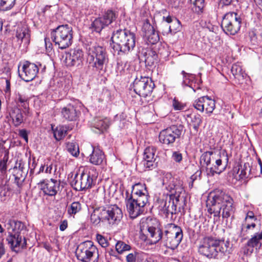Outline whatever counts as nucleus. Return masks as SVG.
Returning a JSON list of instances; mask_svg holds the SVG:
<instances>
[{"mask_svg": "<svg viewBox=\"0 0 262 262\" xmlns=\"http://www.w3.org/2000/svg\"><path fill=\"white\" fill-rule=\"evenodd\" d=\"M147 236L151 238V242L156 244L160 240L164 246L171 249H174L180 244L183 238L181 228L174 224H168L165 226L164 233L159 229L152 226H147Z\"/></svg>", "mask_w": 262, "mask_h": 262, "instance_id": "f257e3e1", "label": "nucleus"}, {"mask_svg": "<svg viewBox=\"0 0 262 262\" xmlns=\"http://www.w3.org/2000/svg\"><path fill=\"white\" fill-rule=\"evenodd\" d=\"M169 182H166L168 177L163 179V183L166 184V189L170 192L168 201H165L163 207L167 214H176L177 208L180 200L184 198L185 190L183 186V182L179 179L173 178L171 174H168Z\"/></svg>", "mask_w": 262, "mask_h": 262, "instance_id": "f03ea898", "label": "nucleus"}, {"mask_svg": "<svg viewBox=\"0 0 262 262\" xmlns=\"http://www.w3.org/2000/svg\"><path fill=\"white\" fill-rule=\"evenodd\" d=\"M233 199L223 191L216 194L207 202L209 213L213 214L216 217H220L222 215L224 218H228L233 212Z\"/></svg>", "mask_w": 262, "mask_h": 262, "instance_id": "7ed1b4c3", "label": "nucleus"}, {"mask_svg": "<svg viewBox=\"0 0 262 262\" xmlns=\"http://www.w3.org/2000/svg\"><path fill=\"white\" fill-rule=\"evenodd\" d=\"M200 161L201 163L205 165L208 174L212 176L215 173L220 174L225 170L228 158L227 153L224 151L219 154L206 151L202 155Z\"/></svg>", "mask_w": 262, "mask_h": 262, "instance_id": "20e7f679", "label": "nucleus"}, {"mask_svg": "<svg viewBox=\"0 0 262 262\" xmlns=\"http://www.w3.org/2000/svg\"><path fill=\"white\" fill-rule=\"evenodd\" d=\"M199 252L209 258H216L218 253L224 255L230 253L229 243L211 236L204 237L200 242Z\"/></svg>", "mask_w": 262, "mask_h": 262, "instance_id": "39448f33", "label": "nucleus"}, {"mask_svg": "<svg viewBox=\"0 0 262 262\" xmlns=\"http://www.w3.org/2000/svg\"><path fill=\"white\" fill-rule=\"evenodd\" d=\"M112 48L114 51L128 53L135 47L136 35L127 29H119L115 31L112 36Z\"/></svg>", "mask_w": 262, "mask_h": 262, "instance_id": "423d86ee", "label": "nucleus"}, {"mask_svg": "<svg viewBox=\"0 0 262 262\" xmlns=\"http://www.w3.org/2000/svg\"><path fill=\"white\" fill-rule=\"evenodd\" d=\"M6 227L8 233L7 241L11 248L15 250V248L17 247L25 248L27 241L25 237L26 230L24 224L20 221L12 220L7 224Z\"/></svg>", "mask_w": 262, "mask_h": 262, "instance_id": "0eeeda50", "label": "nucleus"}, {"mask_svg": "<svg viewBox=\"0 0 262 262\" xmlns=\"http://www.w3.org/2000/svg\"><path fill=\"white\" fill-rule=\"evenodd\" d=\"M87 50L89 67L92 68L93 71L99 73L104 71V66L108 61L105 49L101 46L93 45Z\"/></svg>", "mask_w": 262, "mask_h": 262, "instance_id": "6e6552de", "label": "nucleus"}, {"mask_svg": "<svg viewBox=\"0 0 262 262\" xmlns=\"http://www.w3.org/2000/svg\"><path fill=\"white\" fill-rule=\"evenodd\" d=\"M72 28L68 25L57 27L51 33V37L55 45L64 49L71 45L73 39Z\"/></svg>", "mask_w": 262, "mask_h": 262, "instance_id": "1a4fd4ad", "label": "nucleus"}, {"mask_svg": "<svg viewBox=\"0 0 262 262\" xmlns=\"http://www.w3.org/2000/svg\"><path fill=\"white\" fill-rule=\"evenodd\" d=\"M97 176L94 168L85 169L80 176L76 175L72 182V186L77 191H82L92 187Z\"/></svg>", "mask_w": 262, "mask_h": 262, "instance_id": "9d476101", "label": "nucleus"}, {"mask_svg": "<svg viewBox=\"0 0 262 262\" xmlns=\"http://www.w3.org/2000/svg\"><path fill=\"white\" fill-rule=\"evenodd\" d=\"M241 24V16L237 13L230 12L225 14L221 27L226 34L235 35L240 30Z\"/></svg>", "mask_w": 262, "mask_h": 262, "instance_id": "9b49d317", "label": "nucleus"}, {"mask_svg": "<svg viewBox=\"0 0 262 262\" xmlns=\"http://www.w3.org/2000/svg\"><path fill=\"white\" fill-rule=\"evenodd\" d=\"M155 87V84L151 78L149 77L141 76L137 78L134 81V92L140 97H146L151 94Z\"/></svg>", "mask_w": 262, "mask_h": 262, "instance_id": "f8f14e48", "label": "nucleus"}, {"mask_svg": "<svg viewBox=\"0 0 262 262\" xmlns=\"http://www.w3.org/2000/svg\"><path fill=\"white\" fill-rule=\"evenodd\" d=\"M96 253H97V249L90 241L81 243L76 251L77 259L83 262H90Z\"/></svg>", "mask_w": 262, "mask_h": 262, "instance_id": "ddd939ff", "label": "nucleus"}, {"mask_svg": "<svg viewBox=\"0 0 262 262\" xmlns=\"http://www.w3.org/2000/svg\"><path fill=\"white\" fill-rule=\"evenodd\" d=\"M143 208L148 201V192L146 185L137 183L133 186L132 194L129 197Z\"/></svg>", "mask_w": 262, "mask_h": 262, "instance_id": "4468645a", "label": "nucleus"}, {"mask_svg": "<svg viewBox=\"0 0 262 262\" xmlns=\"http://www.w3.org/2000/svg\"><path fill=\"white\" fill-rule=\"evenodd\" d=\"M101 215L110 224H118L123 216L121 209L116 205L102 208Z\"/></svg>", "mask_w": 262, "mask_h": 262, "instance_id": "2eb2a0df", "label": "nucleus"}, {"mask_svg": "<svg viewBox=\"0 0 262 262\" xmlns=\"http://www.w3.org/2000/svg\"><path fill=\"white\" fill-rule=\"evenodd\" d=\"M181 131L177 126H171L161 130L159 136V141L162 144L171 145L181 135Z\"/></svg>", "mask_w": 262, "mask_h": 262, "instance_id": "dca6fc26", "label": "nucleus"}, {"mask_svg": "<svg viewBox=\"0 0 262 262\" xmlns=\"http://www.w3.org/2000/svg\"><path fill=\"white\" fill-rule=\"evenodd\" d=\"M39 187L45 195L55 196L60 190V182L53 179L42 180L38 183Z\"/></svg>", "mask_w": 262, "mask_h": 262, "instance_id": "f3484780", "label": "nucleus"}, {"mask_svg": "<svg viewBox=\"0 0 262 262\" xmlns=\"http://www.w3.org/2000/svg\"><path fill=\"white\" fill-rule=\"evenodd\" d=\"M194 107L198 111L210 115L215 107V101L208 96H203L195 100L193 103Z\"/></svg>", "mask_w": 262, "mask_h": 262, "instance_id": "a211bd4d", "label": "nucleus"}, {"mask_svg": "<svg viewBox=\"0 0 262 262\" xmlns=\"http://www.w3.org/2000/svg\"><path fill=\"white\" fill-rule=\"evenodd\" d=\"M39 68L35 63L26 61L22 67V71L19 73V76L25 81H31L37 76ZM18 72L19 70L18 69Z\"/></svg>", "mask_w": 262, "mask_h": 262, "instance_id": "6ab92c4d", "label": "nucleus"}, {"mask_svg": "<svg viewBox=\"0 0 262 262\" xmlns=\"http://www.w3.org/2000/svg\"><path fill=\"white\" fill-rule=\"evenodd\" d=\"M262 231L254 234L248 241L243 248V253L245 255H250L254 251V249H259L262 245Z\"/></svg>", "mask_w": 262, "mask_h": 262, "instance_id": "aec40b11", "label": "nucleus"}, {"mask_svg": "<svg viewBox=\"0 0 262 262\" xmlns=\"http://www.w3.org/2000/svg\"><path fill=\"white\" fill-rule=\"evenodd\" d=\"M156 150V147L153 146H148L145 149L143 162L146 168L150 169L154 167L157 157L155 155Z\"/></svg>", "mask_w": 262, "mask_h": 262, "instance_id": "412c9836", "label": "nucleus"}, {"mask_svg": "<svg viewBox=\"0 0 262 262\" xmlns=\"http://www.w3.org/2000/svg\"><path fill=\"white\" fill-rule=\"evenodd\" d=\"M126 207L129 216L135 219L140 215L144 211V208L136 203L132 198L125 199Z\"/></svg>", "mask_w": 262, "mask_h": 262, "instance_id": "4be33fe9", "label": "nucleus"}, {"mask_svg": "<svg viewBox=\"0 0 262 262\" xmlns=\"http://www.w3.org/2000/svg\"><path fill=\"white\" fill-rule=\"evenodd\" d=\"M9 114L12 119V124L15 127H18L25 120L22 110L17 106L10 108Z\"/></svg>", "mask_w": 262, "mask_h": 262, "instance_id": "5701e85b", "label": "nucleus"}, {"mask_svg": "<svg viewBox=\"0 0 262 262\" xmlns=\"http://www.w3.org/2000/svg\"><path fill=\"white\" fill-rule=\"evenodd\" d=\"M83 54L81 50L75 49L71 53L69 57H66V62L68 66H79L82 63Z\"/></svg>", "mask_w": 262, "mask_h": 262, "instance_id": "b1692460", "label": "nucleus"}, {"mask_svg": "<svg viewBox=\"0 0 262 262\" xmlns=\"http://www.w3.org/2000/svg\"><path fill=\"white\" fill-rule=\"evenodd\" d=\"M158 55L155 51L151 50H143L140 56L141 60H144L146 66L151 67L157 61Z\"/></svg>", "mask_w": 262, "mask_h": 262, "instance_id": "393cba45", "label": "nucleus"}, {"mask_svg": "<svg viewBox=\"0 0 262 262\" xmlns=\"http://www.w3.org/2000/svg\"><path fill=\"white\" fill-rule=\"evenodd\" d=\"M61 113L63 118L70 121L75 120L78 117V112L76 107L71 104L62 108Z\"/></svg>", "mask_w": 262, "mask_h": 262, "instance_id": "a878e982", "label": "nucleus"}, {"mask_svg": "<svg viewBox=\"0 0 262 262\" xmlns=\"http://www.w3.org/2000/svg\"><path fill=\"white\" fill-rule=\"evenodd\" d=\"M15 36L21 41L24 40L27 43L29 42L30 35L27 25L25 24L18 25L16 30Z\"/></svg>", "mask_w": 262, "mask_h": 262, "instance_id": "bb28decb", "label": "nucleus"}, {"mask_svg": "<svg viewBox=\"0 0 262 262\" xmlns=\"http://www.w3.org/2000/svg\"><path fill=\"white\" fill-rule=\"evenodd\" d=\"M93 152L90 155V161L95 165H100L104 159L103 151L98 147H93Z\"/></svg>", "mask_w": 262, "mask_h": 262, "instance_id": "cd10ccee", "label": "nucleus"}, {"mask_svg": "<svg viewBox=\"0 0 262 262\" xmlns=\"http://www.w3.org/2000/svg\"><path fill=\"white\" fill-rule=\"evenodd\" d=\"M235 78L237 79L239 83H243L247 76V74L243 70L241 66L238 63L233 64L231 69Z\"/></svg>", "mask_w": 262, "mask_h": 262, "instance_id": "c85d7f7f", "label": "nucleus"}, {"mask_svg": "<svg viewBox=\"0 0 262 262\" xmlns=\"http://www.w3.org/2000/svg\"><path fill=\"white\" fill-rule=\"evenodd\" d=\"M163 19L168 23H172L173 24L168 27L169 32L171 34H174L177 31L179 30L181 28L180 21L175 18L174 20L172 19L171 16L163 17Z\"/></svg>", "mask_w": 262, "mask_h": 262, "instance_id": "c756f323", "label": "nucleus"}, {"mask_svg": "<svg viewBox=\"0 0 262 262\" xmlns=\"http://www.w3.org/2000/svg\"><path fill=\"white\" fill-rule=\"evenodd\" d=\"M3 157L0 161V170L4 172L7 169V163L9 159V151L4 147H0V157Z\"/></svg>", "mask_w": 262, "mask_h": 262, "instance_id": "7c9ffc66", "label": "nucleus"}, {"mask_svg": "<svg viewBox=\"0 0 262 262\" xmlns=\"http://www.w3.org/2000/svg\"><path fill=\"white\" fill-rule=\"evenodd\" d=\"M109 125V119L106 118L104 119H97L95 120L94 124V127L102 132L106 130L108 127Z\"/></svg>", "mask_w": 262, "mask_h": 262, "instance_id": "2f4dec72", "label": "nucleus"}, {"mask_svg": "<svg viewBox=\"0 0 262 262\" xmlns=\"http://www.w3.org/2000/svg\"><path fill=\"white\" fill-rule=\"evenodd\" d=\"M117 17V14L115 11L112 10H108L101 17L104 20L106 25L108 26L116 19Z\"/></svg>", "mask_w": 262, "mask_h": 262, "instance_id": "473e14b6", "label": "nucleus"}, {"mask_svg": "<svg viewBox=\"0 0 262 262\" xmlns=\"http://www.w3.org/2000/svg\"><path fill=\"white\" fill-rule=\"evenodd\" d=\"M102 211V208L96 209L91 215V222L95 225H98L101 221L105 220L104 218L101 216V213Z\"/></svg>", "mask_w": 262, "mask_h": 262, "instance_id": "72a5a7b5", "label": "nucleus"}, {"mask_svg": "<svg viewBox=\"0 0 262 262\" xmlns=\"http://www.w3.org/2000/svg\"><path fill=\"white\" fill-rule=\"evenodd\" d=\"M16 102L17 104L16 106L18 107H21L25 110L24 111L25 114L28 113L29 103L27 98L21 95H18L16 98Z\"/></svg>", "mask_w": 262, "mask_h": 262, "instance_id": "f704fd0d", "label": "nucleus"}, {"mask_svg": "<svg viewBox=\"0 0 262 262\" xmlns=\"http://www.w3.org/2000/svg\"><path fill=\"white\" fill-rule=\"evenodd\" d=\"M106 26L104 20H103L101 17L96 18L92 24V28L97 32H100Z\"/></svg>", "mask_w": 262, "mask_h": 262, "instance_id": "c9c22d12", "label": "nucleus"}, {"mask_svg": "<svg viewBox=\"0 0 262 262\" xmlns=\"http://www.w3.org/2000/svg\"><path fill=\"white\" fill-rule=\"evenodd\" d=\"M81 209V205L79 202H73L68 208V213L70 215H74Z\"/></svg>", "mask_w": 262, "mask_h": 262, "instance_id": "e433bc0d", "label": "nucleus"}, {"mask_svg": "<svg viewBox=\"0 0 262 262\" xmlns=\"http://www.w3.org/2000/svg\"><path fill=\"white\" fill-rule=\"evenodd\" d=\"M68 151L73 156L77 157L79 154L78 145L74 142H69L67 144Z\"/></svg>", "mask_w": 262, "mask_h": 262, "instance_id": "4c0bfd02", "label": "nucleus"}, {"mask_svg": "<svg viewBox=\"0 0 262 262\" xmlns=\"http://www.w3.org/2000/svg\"><path fill=\"white\" fill-rule=\"evenodd\" d=\"M245 224H243L242 229H241V233L243 234V235L246 234V233L248 231V230L251 229H254L256 227V222H254V220H249V221H245Z\"/></svg>", "mask_w": 262, "mask_h": 262, "instance_id": "58836bf2", "label": "nucleus"}, {"mask_svg": "<svg viewBox=\"0 0 262 262\" xmlns=\"http://www.w3.org/2000/svg\"><path fill=\"white\" fill-rule=\"evenodd\" d=\"M131 249L130 245L124 242L119 241L116 244V250L119 254L122 253L126 251H129Z\"/></svg>", "mask_w": 262, "mask_h": 262, "instance_id": "ea45409f", "label": "nucleus"}, {"mask_svg": "<svg viewBox=\"0 0 262 262\" xmlns=\"http://www.w3.org/2000/svg\"><path fill=\"white\" fill-rule=\"evenodd\" d=\"M191 123H192L193 129L197 132L202 123V118L199 114H196L191 117Z\"/></svg>", "mask_w": 262, "mask_h": 262, "instance_id": "a19ab883", "label": "nucleus"}, {"mask_svg": "<svg viewBox=\"0 0 262 262\" xmlns=\"http://www.w3.org/2000/svg\"><path fill=\"white\" fill-rule=\"evenodd\" d=\"M67 133V130L63 126H58L54 130V136L57 140H60L63 138Z\"/></svg>", "mask_w": 262, "mask_h": 262, "instance_id": "79ce46f5", "label": "nucleus"}, {"mask_svg": "<svg viewBox=\"0 0 262 262\" xmlns=\"http://www.w3.org/2000/svg\"><path fill=\"white\" fill-rule=\"evenodd\" d=\"M15 0H0V9L6 11L11 9L15 4Z\"/></svg>", "mask_w": 262, "mask_h": 262, "instance_id": "37998d69", "label": "nucleus"}, {"mask_svg": "<svg viewBox=\"0 0 262 262\" xmlns=\"http://www.w3.org/2000/svg\"><path fill=\"white\" fill-rule=\"evenodd\" d=\"M234 171L236 172L239 179H242L247 177L248 169L245 164L243 166L241 165H237Z\"/></svg>", "mask_w": 262, "mask_h": 262, "instance_id": "c03bdc74", "label": "nucleus"}, {"mask_svg": "<svg viewBox=\"0 0 262 262\" xmlns=\"http://www.w3.org/2000/svg\"><path fill=\"white\" fill-rule=\"evenodd\" d=\"M145 36L147 38L148 41L151 44H155L159 40V34L158 32H156L155 30Z\"/></svg>", "mask_w": 262, "mask_h": 262, "instance_id": "a18cd8bd", "label": "nucleus"}, {"mask_svg": "<svg viewBox=\"0 0 262 262\" xmlns=\"http://www.w3.org/2000/svg\"><path fill=\"white\" fill-rule=\"evenodd\" d=\"M142 30L144 33V35L145 36L155 30V29L154 27L150 25L149 20L148 19H146L143 23Z\"/></svg>", "mask_w": 262, "mask_h": 262, "instance_id": "49530a36", "label": "nucleus"}, {"mask_svg": "<svg viewBox=\"0 0 262 262\" xmlns=\"http://www.w3.org/2000/svg\"><path fill=\"white\" fill-rule=\"evenodd\" d=\"M182 74L183 76V80L182 82V85L183 86H189L190 81L192 78L193 75L191 74L186 73L184 71H182Z\"/></svg>", "mask_w": 262, "mask_h": 262, "instance_id": "de8ad7c7", "label": "nucleus"}, {"mask_svg": "<svg viewBox=\"0 0 262 262\" xmlns=\"http://www.w3.org/2000/svg\"><path fill=\"white\" fill-rule=\"evenodd\" d=\"M171 159L175 162L179 163L182 161V154L178 151H173L171 155Z\"/></svg>", "mask_w": 262, "mask_h": 262, "instance_id": "09e8293b", "label": "nucleus"}, {"mask_svg": "<svg viewBox=\"0 0 262 262\" xmlns=\"http://www.w3.org/2000/svg\"><path fill=\"white\" fill-rule=\"evenodd\" d=\"M96 239H97V241H98V242L99 243V244L102 247L105 248L108 246V243L107 240L105 239V238L103 236H102L99 234H97L96 235Z\"/></svg>", "mask_w": 262, "mask_h": 262, "instance_id": "8fccbe9b", "label": "nucleus"}, {"mask_svg": "<svg viewBox=\"0 0 262 262\" xmlns=\"http://www.w3.org/2000/svg\"><path fill=\"white\" fill-rule=\"evenodd\" d=\"M172 106L175 110H182L185 105L174 98L172 101Z\"/></svg>", "mask_w": 262, "mask_h": 262, "instance_id": "3c124183", "label": "nucleus"}, {"mask_svg": "<svg viewBox=\"0 0 262 262\" xmlns=\"http://www.w3.org/2000/svg\"><path fill=\"white\" fill-rule=\"evenodd\" d=\"M18 135L25 141L28 143V132L25 129H21L18 130Z\"/></svg>", "mask_w": 262, "mask_h": 262, "instance_id": "603ef678", "label": "nucleus"}, {"mask_svg": "<svg viewBox=\"0 0 262 262\" xmlns=\"http://www.w3.org/2000/svg\"><path fill=\"white\" fill-rule=\"evenodd\" d=\"M15 183L17 185L18 188H21L23 183L25 180V178L23 176L19 177L17 174L15 175Z\"/></svg>", "mask_w": 262, "mask_h": 262, "instance_id": "864d4df0", "label": "nucleus"}, {"mask_svg": "<svg viewBox=\"0 0 262 262\" xmlns=\"http://www.w3.org/2000/svg\"><path fill=\"white\" fill-rule=\"evenodd\" d=\"M193 5L198 8L199 10H202L204 7V0H191Z\"/></svg>", "mask_w": 262, "mask_h": 262, "instance_id": "5fc2aeb1", "label": "nucleus"}, {"mask_svg": "<svg viewBox=\"0 0 262 262\" xmlns=\"http://www.w3.org/2000/svg\"><path fill=\"white\" fill-rule=\"evenodd\" d=\"M249 220H254V222H257V219L255 216L254 213L252 211H248L246 214L245 221H249Z\"/></svg>", "mask_w": 262, "mask_h": 262, "instance_id": "6e6d98bb", "label": "nucleus"}, {"mask_svg": "<svg viewBox=\"0 0 262 262\" xmlns=\"http://www.w3.org/2000/svg\"><path fill=\"white\" fill-rule=\"evenodd\" d=\"M45 47L47 52H50L52 50V43L48 38H45Z\"/></svg>", "mask_w": 262, "mask_h": 262, "instance_id": "4d7b16f0", "label": "nucleus"}, {"mask_svg": "<svg viewBox=\"0 0 262 262\" xmlns=\"http://www.w3.org/2000/svg\"><path fill=\"white\" fill-rule=\"evenodd\" d=\"M127 262H136V253H131L128 254L126 257Z\"/></svg>", "mask_w": 262, "mask_h": 262, "instance_id": "13d9d810", "label": "nucleus"}, {"mask_svg": "<svg viewBox=\"0 0 262 262\" xmlns=\"http://www.w3.org/2000/svg\"><path fill=\"white\" fill-rule=\"evenodd\" d=\"M68 227V222L66 220H64L62 222H61L60 226L59 229L61 231H64Z\"/></svg>", "mask_w": 262, "mask_h": 262, "instance_id": "bf43d9fd", "label": "nucleus"}, {"mask_svg": "<svg viewBox=\"0 0 262 262\" xmlns=\"http://www.w3.org/2000/svg\"><path fill=\"white\" fill-rule=\"evenodd\" d=\"M52 171H53L52 165V164H50L49 165H48V164H47L46 165V167H45V172L46 173L51 174V173H52Z\"/></svg>", "mask_w": 262, "mask_h": 262, "instance_id": "052dcab7", "label": "nucleus"}, {"mask_svg": "<svg viewBox=\"0 0 262 262\" xmlns=\"http://www.w3.org/2000/svg\"><path fill=\"white\" fill-rule=\"evenodd\" d=\"M5 250L4 244L2 242L0 243V258L5 254Z\"/></svg>", "mask_w": 262, "mask_h": 262, "instance_id": "680f3d73", "label": "nucleus"}, {"mask_svg": "<svg viewBox=\"0 0 262 262\" xmlns=\"http://www.w3.org/2000/svg\"><path fill=\"white\" fill-rule=\"evenodd\" d=\"M232 0H221L222 3L224 5H229L230 4Z\"/></svg>", "mask_w": 262, "mask_h": 262, "instance_id": "e2e57ef3", "label": "nucleus"}, {"mask_svg": "<svg viewBox=\"0 0 262 262\" xmlns=\"http://www.w3.org/2000/svg\"><path fill=\"white\" fill-rule=\"evenodd\" d=\"M45 167H46V165H41L39 168V172L38 173H40V172H42L44 171V170H45Z\"/></svg>", "mask_w": 262, "mask_h": 262, "instance_id": "0e129e2a", "label": "nucleus"}, {"mask_svg": "<svg viewBox=\"0 0 262 262\" xmlns=\"http://www.w3.org/2000/svg\"><path fill=\"white\" fill-rule=\"evenodd\" d=\"M196 176L192 175L190 177V180H191L190 181H191L192 182H193L196 179Z\"/></svg>", "mask_w": 262, "mask_h": 262, "instance_id": "69168bd1", "label": "nucleus"}, {"mask_svg": "<svg viewBox=\"0 0 262 262\" xmlns=\"http://www.w3.org/2000/svg\"><path fill=\"white\" fill-rule=\"evenodd\" d=\"M193 183L191 181H190V182H189V188H191L192 187H193Z\"/></svg>", "mask_w": 262, "mask_h": 262, "instance_id": "338daca9", "label": "nucleus"}, {"mask_svg": "<svg viewBox=\"0 0 262 262\" xmlns=\"http://www.w3.org/2000/svg\"><path fill=\"white\" fill-rule=\"evenodd\" d=\"M45 248L48 251H50L51 250V247L49 246H46Z\"/></svg>", "mask_w": 262, "mask_h": 262, "instance_id": "774afa93", "label": "nucleus"}]
</instances>
